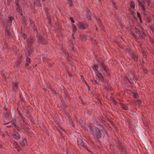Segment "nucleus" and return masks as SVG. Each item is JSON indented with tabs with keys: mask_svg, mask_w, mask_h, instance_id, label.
<instances>
[{
	"mask_svg": "<svg viewBox=\"0 0 154 154\" xmlns=\"http://www.w3.org/2000/svg\"><path fill=\"white\" fill-rule=\"evenodd\" d=\"M90 132L93 135L99 138L103 137L104 135L103 131L96 127H94L92 124H90L88 126Z\"/></svg>",
	"mask_w": 154,
	"mask_h": 154,
	"instance_id": "nucleus-1",
	"label": "nucleus"
},
{
	"mask_svg": "<svg viewBox=\"0 0 154 154\" xmlns=\"http://www.w3.org/2000/svg\"><path fill=\"white\" fill-rule=\"evenodd\" d=\"M77 25L79 28L82 29H85L88 26L87 23L85 22H79Z\"/></svg>",
	"mask_w": 154,
	"mask_h": 154,
	"instance_id": "nucleus-2",
	"label": "nucleus"
},
{
	"mask_svg": "<svg viewBox=\"0 0 154 154\" xmlns=\"http://www.w3.org/2000/svg\"><path fill=\"white\" fill-rule=\"evenodd\" d=\"M37 38L39 43L43 44H46L47 43L45 40H44L42 36L39 34H37Z\"/></svg>",
	"mask_w": 154,
	"mask_h": 154,
	"instance_id": "nucleus-3",
	"label": "nucleus"
},
{
	"mask_svg": "<svg viewBox=\"0 0 154 154\" xmlns=\"http://www.w3.org/2000/svg\"><path fill=\"white\" fill-rule=\"evenodd\" d=\"M97 77L102 82L104 81V79L102 75L99 72H97L95 73Z\"/></svg>",
	"mask_w": 154,
	"mask_h": 154,
	"instance_id": "nucleus-4",
	"label": "nucleus"
},
{
	"mask_svg": "<svg viewBox=\"0 0 154 154\" xmlns=\"http://www.w3.org/2000/svg\"><path fill=\"white\" fill-rule=\"evenodd\" d=\"M20 118L21 121V123L25 127L27 126L28 124L26 122L23 116H20Z\"/></svg>",
	"mask_w": 154,
	"mask_h": 154,
	"instance_id": "nucleus-5",
	"label": "nucleus"
},
{
	"mask_svg": "<svg viewBox=\"0 0 154 154\" xmlns=\"http://www.w3.org/2000/svg\"><path fill=\"white\" fill-rule=\"evenodd\" d=\"M5 116L6 119H8L9 120H10L11 118L10 112L8 111H6V112L5 113Z\"/></svg>",
	"mask_w": 154,
	"mask_h": 154,
	"instance_id": "nucleus-6",
	"label": "nucleus"
},
{
	"mask_svg": "<svg viewBox=\"0 0 154 154\" xmlns=\"http://www.w3.org/2000/svg\"><path fill=\"white\" fill-rule=\"evenodd\" d=\"M137 2L138 3V5L140 7L142 10L144 12L145 11V8L144 5H143L142 3L141 2L140 0H137Z\"/></svg>",
	"mask_w": 154,
	"mask_h": 154,
	"instance_id": "nucleus-7",
	"label": "nucleus"
},
{
	"mask_svg": "<svg viewBox=\"0 0 154 154\" xmlns=\"http://www.w3.org/2000/svg\"><path fill=\"white\" fill-rule=\"evenodd\" d=\"M33 42V39L31 38H28L27 40V44L28 47H30L31 44Z\"/></svg>",
	"mask_w": 154,
	"mask_h": 154,
	"instance_id": "nucleus-8",
	"label": "nucleus"
},
{
	"mask_svg": "<svg viewBox=\"0 0 154 154\" xmlns=\"http://www.w3.org/2000/svg\"><path fill=\"white\" fill-rule=\"evenodd\" d=\"M79 38L82 41H85L87 39L86 35L85 34L80 35L79 36Z\"/></svg>",
	"mask_w": 154,
	"mask_h": 154,
	"instance_id": "nucleus-9",
	"label": "nucleus"
},
{
	"mask_svg": "<svg viewBox=\"0 0 154 154\" xmlns=\"http://www.w3.org/2000/svg\"><path fill=\"white\" fill-rule=\"evenodd\" d=\"M13 20V18L12 17H10L8 19L7 21L8 25L9 26L10 25Z\"/></svg>",
	"mask_w": 154,
	"mask_h": 154,
	"instance_id": "nucleus-10",
	"label": "nucleus"
},
{
	"mask_svg": "<svg viewBox=\"0 0 154 154\" xmlns=\"http://www.w3.org/2000/svg\"><path fill=\"white\" fill-rule=\"evenodd\" d=\"M13 137L15 139L17 140L20 138V135L18 132H15L13 134Z\"/></svg>",
	"mask_w": 154,
	"mask_h": 154,
	"instance_id": "nucleus-11",
	"label": "nucleus"
},
{
	"mask_svg": "<svg viewBox=\"0 0 154 154\" xmlns=\"http://www.w3.org/2000/svg\"><path fill=\"white\" fill-rule=\"evenodd\" d=\"M72 35L73 38L74 39V38L73 37V35L75 34V32L76 29V27L73 24H72Z\"/></svg>",
	"mask_w": 154,
	"mask_h": 154,
	"instance_id": "nucleus-12",
	"label": "nucleus"
},
{
	"mask_svg": "<svg viewBox=\"0 0 154 154\" xmlns=\"http://www.w3.org/2000/svg\"><path fill=\"white\" fill-rule=\"evenodd\" d=\"M101 65L102 68L107 72V74L109 75V73L108 72V68L103 65V63L101 62L100 63Z\"/></svg>",
	"mask_w": 154,
	"mask_h": 154,
	"instance_id": "nucleus-13",
	"label": "nucleus"
},
{
	"mask_svg": "<svg viewBox=\"0 0 154 154\" xmlns=\"http://www.w3.org/2000/svg\"><path fill=\"white\" fill-rule=\"evenodd\" d=\"M92 68L93 70L95 71V73H97V72H99L98 70V66L96 65H94L92 66Z\"/></svg>",
	"mask_w": 154,
	"mask_h": 154,
	"instance_id": "nucleus-14",
	"label": "nucleus"
},
{
	"mask_svg": "<svg viewBox=\"0 0 154 154\" xmlns=\"http://www.w3.org/2000/svg\"><path fill=\"white\" fill-rule=\"evenodd\" d=\"M12 89L14 91H16L17 89V83H15L13 84Z\"/></svg>",
	"mask_w": 154,
	"mask_h": 154,
	"instance_id": "nucleus-15",
	"label": "nucleus"
},
{
	"mask_svg": "<svg viewBox=\"0 0 154 154\" xmlns=\"http://www.w3.org/2000/svg\"><path fill=\"white\" fill-rule=\"evenodd\" d=\"M91 12L90 11L88 10H87V12H86V17L87 18L89 19H90L91 18Z\"/></svg>",
	"mask_w": 154,
	"mask_h": 154,
	"instance_id": "nucleus-16",
	"label": "nucleus"
},
{
	"mask_svg": "<svg viewBox=\"0 0 154 154\" xmlns=\"http://www.w3.org/2000/svg\"><path fill=\"white\" fill-rule=\"evenodd\" d=\"M131 57L135 60H137V56L135 54H131Z\"/></svg>",
	"mask_w": 154,
	"mask_h": 154,
	"instance_id": "nucleus-17",
	"label": "nucleus"
},
{
	"mask_svg": "<svg viewBox=\"0 0 154 154\" xmlns=\"http://www.w3.org/2000/svg\"><path fill=\"white\" fill-rule=\"evenodd\" d=\"M16 9L19 14L20 15H22V13L21 11V8L19 7V6H18V7H17Z\"/></svg>",
	"mask_w": 154,
	"mask_h": 154,
	"instance_id": "nucleus-18",
	"label": "nucleus"
},
{
	"mask_svg": "<svg viewBox=\"0 0 154 154\" xmlns=\"http://www.w3.org/2000/svg\"><path fill=\"white\" fill-rule=\"evenodd\" d=\"M27 51L28 54L30 55L31 54L32 52V48L28 47L27 49Z\"/></svg>",
	"mask_w": 154,
	"mask_h": 154,
	"instance_id": "nucleus-19",
	"label": "nucleus"
},
{
	"mask_svg": "<svg viewBox=\"0 0 154 154\" xmlns=\"http://www.w3.org/2000/svg\"><path fill=\"white\" fill-rule=\"evenodd\" d=\"M77 143L78 144L80 145H82L83 144V141L80 138H78L77 139Z\"/></svg>",
	"mask_w": 154,
	"mask_h": 154,
	"instance_id": "nucleus-20",
	"label": "nucleus"
},
{
	"mask_svg": "<svg viewBox=\"0 0 154 154\" xmlns=\"http://www.w3.org/2000/svg\"><path fill=\"white\" fill-rule=\"evenodd\" d=\"M139 35L141 39H143L145 37V35L143 32H140Z\"/></svg>",
	"mask_w": 154,
	"mask_h": 154,
	"instance_id": "nucleus-21",
	"label": "nucleus"
},
{
	"mask_svg": "<svg viewBox=\"0 0 154 154\" xmlns=\"http://www.w3.org/2000/svg\"><path fill=\"white\" fill-rule=\"evenodd\" d=\"M121 107L125 110H128V107L126 106V105L123 103H121Z\"/></svg>",
	"mask_w": 154,
	"mask_h": 154,
	"instance_id": "nucleus-22",
	"label": "nucleus"
},
{
	"mask_svg": "<svg viewBox=\"0 0 154 154\" xmlns=\"http://www.w3.org/2000/svg\"><path fill=\"white\" fill-rule=\"evenodd\" d=\"M132 95L133 97L135 98H137L138 96V95L137 93L135 91H133L131 92Z\"/></svg>",
	"mask_w": 154,
	"mask_h": 154,
	"instance_id": "nucleus-23",
	"label": "nucleus"
},
{
	"mask_svg": "<svg viewBox=\"0 0 154 154\" xmlns=\"http://www.w3.org/2000/svg\"><path fill=\"white\" fill-rule=\"evenodd\" d=\"M119 149L121 150L122 152H123L125 151V148H124L123 146L121 145L119 146Z\"/></svg>",
	"mask_w": 154,
	"mask_h": 154,
	"instance_id": "nucleus-24",
	"label": "nucleus"
},
{
	"mask_svg": "<svg viewBox=\"0 0 154 154\" xmlns=\"http://www.w3.org/2000/svg\"><path fill=\"white\" fill-rule=\"evenodd\" d=\"M23 143H21V146H23L26 144V140L25 138H23Z\"/></svg>",
	"mask_w": 154,
	"mask_h": 154,
	"instance_id": "nucleus-25",
	"label": "nucleus"
},
{
	"mask_svg": "<svg viewBox=\"0 0 154 154\" xmlns=\"http://www.w3.org/2000/svg\"><path fill=\"white\" fill-rule=\"evenodd\" d=\"M130 7L131 8H134L135 7V5L134 2H131L130 4Z\"/></svg>",
	"mask_w": 154,
	"mask_h": 154,
	"instance_id": "nucleus-26",
	"label": "nucleus"
},
{
	"mask_svg": "<svg viewBox=\"0 0 154 154\" xmlns=\"http://www.w3.org/2000/svg\"><path fill=\"white\" fill-rule=\"evenodd\" d=\"M6 34L8 36H10L11 32L8 29H7L6 31Z\"/></svg>",
	"mask_w": 154,
	"mask_h": 154,
	"instance_id": "nucleus-27",
	"label": "nucleus"
},
{
	"mask_svg": "<svg viewBox=\"0 0 154 154\" xmlns=\"http://www.w3.org/2000/svg\"><path fill=\"white\" fill-rule=\"evenodd\" d=\"M63 53H64L65 56L67 57L69 56V54L68 52H67L66 51H65L63 52Z\"/></svg>",
	"mask_w": 154,
	"mask_h": 154,
	"instance_id": "nucleus-28",
	"label": "nucleus"
},
{
	"mask_svg": "<svg viewBox=\"0 0 154 154\" xmlns=\"http://www.w3.org/2000/svg\"><path fill=\"white\" fill-rule=\"evenodd\" d=\"M112 4L113 6L116 9L117 8V7L116 6V4L115 3H114L113 2H112Z\"/></svg>",
	"mask_w": 154,
	"mask_h": 154,
	"instance_id": "nucleus-29",
	"label": "nucleus"
},
{
	"mask_svg": "<svg viewBox=\"0 0 154 154\" xmlns=\"http://www.w3.org/2000/svg\"><path fill=\"white\" fill-rule=\"evenodd\" d=\"M150 29L152 31V32L154 33V28L152 26H150L149 27Z\"/></svg>",
	"mask_w": 154,
	"mask_h": 154,
	"instance_id": "nucleus-30",
	"label": "nucleus"
},
{
	"mask_svg": "<svg viewBox=\"0 0 154 154\" xmlns=\"http://www.w3.org/2000/svg\"><path fill=\"white\" fill-rule=\"evenodd\" d=\"M137 17L139 18H140V17H141V16L140 13L138 12H137Z\"/></svg>",
	"mask_w": 154,
	"mask_h": 154,
	"instance_id": "nucleus-31",
	"label": "nucleus"
},
{
	"mask_svg": "<svg viewBox=\"0 0 154 154\" xmlns=\"http://www.w3.org/2000/svg\"><path fill=\"white\" fill-rule=\"evenodd\" d=\"M93 83L94 84H96L98 85V82H97L96 80H94L93 81Z\"/></svg>",
	"mask_w": 154,
	"mask_h": 154,
	"instance_id": "nucleus-32",
	"label": "nucleus"
},
{
	"mask_svg": "<svg viewBox=\"0 0 154 154\" xmlns=\"http://www.w3.org/2000/svg\"><path fill=\"white\" fill-rule=\"evenodd\" d=\"M146 20L148 23H150L151 22V20L149 18H147Z\"/></svg>",
	"mask_w": 154,
	"mask_h": 154,
	"instance_id": "nucleus-33",
	"label": "nucleus"
},
{
	"mask_svg": "<svg viewBox=\"0 0 154 154\" xmlns=\"http://www.w3.org/2000/svg\"><path fill=\"white\" fill-rule=\"evenodd\" d=\"M83 128L84 129L85 131H88V128H87L86 127L84 126H83Z\"/></svg>",
	"mask_w": 154,
	"mask_h": 154,
	"instance_id": "nucleus-34",
	"label": "nucleus"
},
{
	"mask_svg": "<svg viewBox=\"0 0 154 154\" xmlns=\"http://www.w3.org/2000/svg\"><path fill=\"white\" fill-rule=\"evenodd\" d=\"M26 61L27 62H29V61L30 60V59L28 57L26 58Z\"/></svg>",
	"mask_w": 154,
	"mask_h": 154,
	"instance_id": "nucleus-35",
	"label": "nucleus"
},
{
	"mask_svg": "<svg viewBox=\"0 0 154 154\" xmlns=\"http://www.w3.org/2000/svg\"><path fill=\"white\" fill-rule=\"evenodd\" d=\"M69 19L71 20L72 22L74 23V21L72 17H70Z\"/></svg>",
	"mask_w": 154,
	"mask_h": 154,
	"instance_id": "nucleus-36",
	"label": "nucleus"
},
{
	"mask_svg": "<svg viewBox=\"0 0 154 154\" xmlns=\"http://www.w3.org/2000/svg\"><path fill=\"white\" fill-rule=\"evenodd\" d=\"M11 122L14 125V126H15V120H13L11 121Z\"/></svg>",
	"mask_w": 154,
	"mask_h": 154,
	"instance_id": "nucleus-37",
	"label": "nucleus"
},
{
	"mask_svg": "<svg viewBox=\"0 0 154 154\" xmlns=\"http://www.w3.org/2000/svg\"><path fill=\"white\" fill-rule=\"evenodd\" d=\"M15 3H16V5L17 6V7H18V6H19V5L18 2L17 1H17H16V2Z\"/></svg>",
	"mask_w": 154,
	"mask_h": 154,
	"instance_id": "nucleus-38",
	"label": "nucleus"
},
{
	"mask_svg": "<svg viewBox=\"0 0 154 154\" xmlns=\"http://www.w3.org/2000/svg\"><path fill=\"white\" fill-rule=\"evenodd\" d=\"M97 22H98V23L99 26H100V21L99 20V19L97 20Z\"/></svg>",
	"mask_w": 154,
	"mask_h": 154,
	"instance_id": "nucleus-39",
	"label": "nucleus"
},
{
	"mask_svg": "<svg viewBox=\"0 0 154 154\" xmlns=\"http://www.w3.org/2000/svg\"><path fill=\"white\" fill-rule=\"evenodd\" d=\"M142 2L143 3V4H145V1L146 0H142Z\"/></svg>",
	"mask_w": 154,
	"mask_h": 154,
	"instance_id": "nucleus-40",
	"label": "nucleus"
},
{
	"mask_svg": "<svg viewBox=\"0 0 154 154\" xmlns=\"http://www.w3.org/2000/svg\"><path fill=\"white\" fill-rule=\"evenodd\" d=\"M69 6H72V2H69Z\"/></svg>",
	"mask_w": 154,
	"mask_h": 154,
	"instance_id": "nucleus-41",
	"label": "nucleus"
},
{
	"mask_svg": "<svg viewBox=\"0 0 154 154\" xmlns=\"http://www.w3.org/2000/svg\"><path fill=\"white\" fill-rule=\"evenodd\" d=\"M138 103L139 104H140L141 103V101L140 100H139L137 101Z\"/></svg>",
	"mask_w": 154,
	"mask_h": 154,
	"instance_id": "nucleus-42",
	"label": "nucleus"
},
{
	"mask_svg": "<svg viewBox=\"0 0 154 154\" xmlns=\"http://www.w3.org/2000/svg\"><path fill=\"white\" fill-rule=\"evenodd\" d=\"M20 145L21 146V143H23V139L22 140L20 141Z\"/></svg>",
	"mask_w": 154,
	"mask_h": 154,
	"instance_id": "nucleus-43",
	"label": "nucleus"
},
{
	"mask_svg": "<svg viewBox=\"0 0 154 154\" xmlns=\"http://www.w3.org/2000/svg\"><path fill=\"white\" fill-rule=\"evenodd\" d=\"M139 19L140 20V22L142 23V18H141V17H140V18H139Z\"/></svg>",
	"mask_w": 154,
	"mask_h": 154,
	"instance_id": "nucleus-44",
	"label": "nucleus"
},
{
	"mask_svg": "<svg viewBox=\"0 0 154 154\" xmlns=\"http://www.w3.org/2000/svg\"><path fill=\"white\" fill-rule=\"evenodd\" d=\"M146 1L147 2L148 5H149V0H146Z\"/></svg>",
	"mask_w": 154,
	"mask_h": 154,
	"instance_id": "nucleus-45",
	"label": "nucleus"
},
{
	"mask_svg": "<svg viewBox=\"0 0 154 154\" xmlns=\"http://www.w3.org/2000/svg\"><path fill=\"white\" fill-rule=\"evenodd\" d=\"M7 127V128H10V127H11V125H7L6 126Z\"/></svg>",
	"mask_w": 154,
	"mask_h": 154,
	"instance_id": "nucleus-46",
	"label": "nucleus"
},
{
	"mask_svg": "<svg viewBox=\"0 0 154 154\" xmlns=\"http://www.w3.org/2000/svg\"><path fill=\"white\" fill-rule=\"evenodd\" d=\"M28 64H29V63H28V62H27V63L26 64H25V66H28Z\"/></svg>",
	"mask_w": 154,
	"mask_h": 154,
	"instance_id": "nucleus-47",
	"label": "nucleus"
},
{
	"mask_svg": "<svg viewBox=\"0 0 154 154\" xmlns=\"http://www.w3.org/2000/svg\"><path fill=\"white\" fill-rule=\"evenodd\" d=\"M82 122V120H80L79 121V123H80V124H81V123Z\"/></svg>",
	"mask_w": 154,
	"mask_h": 154,
	"instance_id": "nucleus-48",
	"label": "nucleus"
},
{
	"mask_svg": "<svg viewBox=\"0 0 154 154\" xmlns=\"http://www.w3.org/2000/svg\"><path fill=\"white\" fill-rule=\"evenodd\" d=\"M67 1H68V2H71V0H67Z\"/></svg>",
	"mask_w": 154,
	"mask_h": 154,
	"instance_id": "nucleus-49",
	"label": "nucleus"
},
{
	"mask_svg": "<svg viewBox=\"0 0 154 154\" xmlns=\"http://www.w3.org/2000/svg\"><path fill=\"white\" fill-rule=\"evenodd\" d=\"M85 149H86L88 150V151L89 152H90V151L88 149H87V148L86 147H85Z\"/></svg>",
	"mask_w": 154,
	"mask_h": 154,
	"instance_id": "nucleus-50",
	"label": "nucleus"
},
{
	"mask_svg": "<svg viewBox=\"0 0 154 154\" xmlns=\"http://www.w3.org/2000/svg\"><path fill=\"white\" fill-rule=\"evenodd\" d=\"M8 2H10L11 0H7Z\"/></svg>",
	"mask_w": 154,
	"mask_h": 154,
	"instance_id": "nucleus-51",
	"label": "nucleus"
},
{
	"mask_svg": "<svg viewBox=\"0 0 154 154\" xmlns=\"http://www.w3.org/2000/svg\"><path fill=\"white\" fill-rule=\"evenodd\" d=\"M43 2L45 0H42Z\"/></svg>",
	"mask_w": 154,
	"mask_h": 154,
	"instance_id": "nucleus-52",
	"label": "nucleus"
},
{
	"mask_svg": "<svg viewBox=\"0 0 154 154\" xmlns=\"http://www.w3.org/2000/svg\"><path fill=\"white\" fill-rule=\"evenodd\" d=\"M96 29L97 30V27L96 28Z\"/></svg>",
	"mask_w": 154,
	"mask_h": 154,
	"instance_id": "nucleus-53",
	"label": "nucleus"
},
{
	"mask_svg": "<svg viewBox=\"0 0 154 154\" xmlns=\"http://www.w3.org/2000/svg\"><path fill=\"white\" fill-rule=\"evenodd\" d=\"M35 31H36V32H37V30H35Z\"/></svg>",
	"mask_w": 154,
	"mask_h": 154,
	"instance_id": "nucleus-54",
	"label": "nucleus"
}]
</instances>
